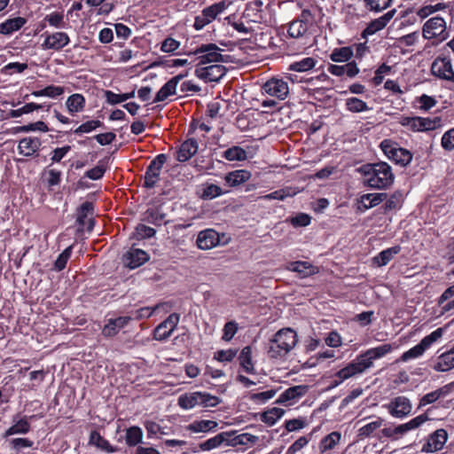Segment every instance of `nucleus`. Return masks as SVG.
<instances>
[{
	"label": "nucleus",
	"mask_w": 454,
	"mask_h": 454,
	"mask_svg": "<svg viewBox=\"0 0 454 454\" xmlns=\"http://www.w3.org/2000/svg\"><path fill=\"white\" fill-rule=\"evenodd\" d=\"M298 335L291 328H282L270 340L267 354L270 359H283L296 346Z\"/></svg>",
	"instance_id": "obj_1"
},
{
	"label": "nucleus",
	"mask_w": 454,
	"mask_h": 454,
	"mask_svg": "<svg viewBox=\"0 0 454 454\" xmlns=\"http://www.w3.org/2000/svg\"><path fill=\"white\" fill-rule=\"evenodd\" d=\"M380 147L389 160L401 167H406L412 160V154L409 150L400 147L392 140L384 139L380 144Z\"/></svg>",
	"instance_id": "obj_2"
},
{
	"label": "nucleus",
	"mask_w": 454,
	"mask_h": 454,
	"mask_svg": "<svg viewBox=\"0 0 454 454\" xmlns=\"http://www.w3.org/2000/svg\"><path fill=\"white\" fill-rule=\"evenodd\" d=\"M394 179L391 167L387 162L371 163V188H387Z\"/></svg>",
	"instance_id": "obj_3"
},
{
	"label": "nucleus",
	"mask_w": 454,
	"mask_h": 454,
	"mask_svg": "<svg viewBox=\"0 0 454 454\" xmlns=\"http://www.w3.org/2000/svg\"><path fill=\"white\" fill-rule=\"evenodd\" d=\"M222 50L215 43L201 44L193 51L185 53L188 56L199 55V65L208 63L226 62L225 57L221 54Z\"/></svg>",
	"instance_id": "obj_4"
},
{
	"label": "nucleus",
	"mask_w": 454,
	"mask_h": 454,
	"mask_svg": "<svg viewBox=\"0 0 454 454\" xmlns=\"http://www.w3.org/2000/svg\"><path fill=\"white\" fill-rule=\"evenodd\" d=\"M369 367V351L364 353L360 356H358L352 363L348 364L346 367L340 370L336 373V377L340 380L339 381L335 380L334 386H337L344 380H347L352 376H355L357 373L363 372L366 368Z\"/></svg>",
	"instance_id": "obj_5"
},
{
	"label": "nucleus",
	"mask_w": 454,
	"mask_h": 454,
	"mask_svg": "<svg viewBox=\"0 0 454 454\" xmlns=\"http://www.w3.org/2000/svg\"><path fill=\"white\" fill-rule=\"evenodd\" d=\"M167 161V155H157L149 164L144 176V187L152 189L160 179V170Z\"/></svg>",
	"instance_id": "obj_6"
},
{
	"label": "nucleus",
	"mask_w": 454,
	"mask_h": 454,
	"mask_svg": "<svg viewBox=\"0 0 454 454\" xmlns=\"http://www.w3.org/2000/svg\"><path fill=\"white\" fill-rule=\"evenodd\" d=\"M262 92L276 98L278 100H284L289 93L288 83L283 79L270 78L262 87Z\"/></svg>",
	"instance_id": "obj_7"
},
{
	"label": "nucleus",
	"mask_w": 454,
	"mask_h": 454,
	"mask_svg": "<svg viewBox=\"0 0 454 454\" xmlns=\"http://www.w3.org/2000/svg\"><path fill=\"white\" fill-rule=\"evenodd\" d=\"M386 407L394 418L403 419L411 412L412 405L409 398L403 395L393 398Z\"/></svg>",
	"instance_id": "obj_8"
},
{
	"label": "nucleus",
	"mask_w": 454,
	"mask_h": 454,
	"mask_svg": "<svg viewBox=\"0 0 454 454\" xmlns=\"http://www.w3.org/2000/svg\"><path fill=\"white\" fill-rule=\"evenodd\" d=\"M431 71L434 76L454 83V70L450 59L438 58L434 59Z\"/></svg>",
	"instance_id": "obj_9"
},
{
	"label": "nucleus",
	"mask_w": 454,
	"mask_h": 454,
	"mask_svg": "<svg viewBox=\"0 0 454 454\" xmlns=\"http://www.w3.org/2000/svg\"><path fill=\"white\" fill-rule=\"evenodd\" d=\"M179 318L177 313L170 314L153 330V338L160 341L167 340L176 328Z\"/></svg>",
	"instance_id": "obj_10"
},
{
	"label": "nucleus",
	"mask_w": 454,
	"mask_h": 454,
	"mask_svg": "<svg viewBox=\"0 0 454 454\" xmlns=\"http://www.w3.org/2000/svg\"><path fill=\"white\" fill-rule=\"evenodd\" d=\"M446 30L443 18L435 16L429 19L423 26V35L427 39L441 37Z\"/></svg>",
	"instance_id": "obj_11"
},
{
	"label": "nucleus",
	"mask_w": 454,
	"mask_h": 454,
	"mask_svg": "<svg viewBox=\"0 0 454 454\" xmlns=\"http://www.w3.org/2000/svg\"><path fill=\"white\" fill-rule=\"evenodd\" d=\"M448 440L446 430L441 428L431 434L427 442L422 446L421 451L425 453H433L443 448Z\"/></svg>",
	"instance_id": "obj_12"
},
{
	"label": "nucleus",
	"mask_w": 454,
	"mask_h": 454,
	"mask_svg": "<svg viewBox=\"0 0 454 454\" xmlns=\"http://www.w3.org/2000/svg\"><path fill=\"white\" fill-rule=\"evenodd\" d=\"M226 67L223 65L215 64L206 67H200L195 70V74L200 79L207 82H218L225 74Z\"/></svg>",
	"instance_id": "obj_13"
},
{
	"label": "nucleus",
	"mask_w": 454,
	"mask_h": 454,
	"mask_svg": "<svg viewBox=\"0 0 454 454\" xmlns=\"http://www.w3.org/2000/svg\"><path fill=\"white\" fill-rule=\"evenodd\" d=\"M123 263L129 269H136L149 260L146 252L139 248L131 247L123 254Z\"/></svg>",
	"instance_id": "obj_14"
},
{
	"label": "nucleus",
	"mask_w": 454,
	"mask_h": 454,
	"mask_svg": "<svg viewBox=\"0 0 454 454\" xmlns=\"http://www.w3.org/2000/svg\"><path fill=\"white\" fill-rule=\"evenodd\" d=\"M309 387L306 385H297L285 390L277 399L276 403L291 405L295 400L305 395Z\"/></svg>",
	"instance_id": "obj_15"
},
{
	"label": "nucleus",
	"mask_w": 454,
	"mask_h": 454,
	"mask_svg": "<svg viewBox=\"0 0 454 454\" xmlns=\"http://www.w3.org/2000/svg\"><path fill=\"white\" fill-rule=\"evenodd\" d=\"M94 212V205L90 201L83 202L77 208V218L76 223L79 224L80 229L82 230L87 224V231H91L94 227L95 220L93 218H90L86 221L88 215H93Z\"/></svg>",
	"instance_id": "obj_16"
},
{
	"label": "nucleus",
	"mask_w": 454,
	"mask_h": 454,
	"mask_svg": "<svg viewBox=\"0 0 454 454\" xmlns=\"http://www.w3.org/2000/svg\"><path fill=\"white\" fill-rule=\"evenodd\" d=\"M70 42L69 36L64 32H56L48 35L42 44L45 50L59 51L67 46Z\"/></svg>",
	"instance_id": "obj_17"
},
{
	"label": "nucleus",
	"mask_w": 454,
	"mask_h": 454,
	"mask_svg": "<svg viewBox=\"0 0 454 454\" xmlns=\"http://www.w3.org/2000/svg\"><path fill=\"white\" fill-rule=\"evenodd\" d=\"M220 242L219 234L211 229L199 233L196 243L200 249L207 250L215 247Z\"/></svg>",
	"instance_id": "obj_18"
},
{
	"label": "nucleus",
	"mask_w": 454,
	"mask_h": 454,
	"mask_svg": "<svg viewBox=\"0 0 454 454\" xmlns=\"http://www.w3.org/2000/svg\"><path fill=\"white\" fill-rule=\"evenodd\" d=\"M454 388V383L447 384L434 391L426 394L419 400V408L434 403L440 398L448 396Z\"/></svg>",
	"instance_id": "obj_19"
},
{
	"label": "nucleus",
	"mask_w": 454,
	"mask_h": 454,
	"mask_svg": "<svg viewBox=\"0 0 454 454\" xmlns=\"http://www.w3.org/2000/svg\"><path fill=\"white\" fill-rule=\"evenodd\" d=\"M286 270L298 273L301 278H306L318 272L317 267L305 261L289 262Z\"/></svg>",
	"instance_id": "obj_20"
},
{
	"label": "nucleus",
	"mask_w": 454,
	"mask_h": 454,
	"mask_svg": "<svg viewBox=\"0 0 454 454\" xmlns=\"http://www.w3.org/2000/svg\"><path fill=\"white\" fill-rule=\"evenodd\" d=\"M198 152V142L194 138L184 141L176 153V160L184 162L191 159Z\"/></svg>",
	"instance_id": "obj_21"
},
{
	"label": "nucleus",
	"mask_w": 454,
	"mask_h": 454,
	"mask_svg": "<svg viewBox=\"0 0 454 454\" xmlns=\"http://www.w3.org/2000/svg\"><path fill=\"white\" fill-rule=\"evenodd\" d=\"M41 145L42 142L37 137H24L19 142L18 150L20 154L29 157L39 150Z\"/></svg>",
	"instance_id": "obj_22"
},
{
	"label": "nucleus",
	"mask_w": 454,
	"mask_h": 454,
	"mask_svg": "<svg viewBox=\"0 0 454 454\" xmlns=\"http://www.w3.org/2000/svg\"><path fill=\"white\" fill-rule=\"evenodd\" d=\"M130 320H131L130 317H119L116 318H111L108 320V323L103 328L102 333L106 337L114 336Z\"/></svg>",
	"instance_id": "obj_23"
},
{
	"label": "nucleus",
	"mask_w": 454,
	"mask_h": 454,
	"mask_svg": "<svg viewBox=\"0 0 454 454\" xmlns=\"http://www.w3.org/2000/svg\"><path fill=\"white\" fill-rule=\"evenodd\" d=\"M328 72L336 76L347 74L348 77H354L358 74L359 69L357 68L356 62L351 61L341 66L330 65L328 67Z\"/></svg>",
	"instance_id": "obj_24"
},
{
	"label": "nucleus",
	"mask_w": 454,
	"mask_h": 454,
	"mask_svg": "<svg viewBox=\"0 0 454 454\" xmlns=\"http://www.w3.org/2000/svg\"><path fill=\"white\" fill-rule=\"evenodd\" d=\"M27 19L23 17L8 19L0 24V34L9 35L19 31L27 23Z\"/></svg>",
	"instance_id": "obj_25"
},
{
	"label": "nucleus",
	"mask_w": 454,
	"mask_h": 454,
	"mask_svg": "<svg viewBox=\"0 0 454 454\" xmlns=\"http://www.w3.org/2000/svg\"><path fill=\"white\" fill-rule=\"evenodd\" d=\"M429 419L428 416L427 414H420L410 421L397 426L394 429V433L395 434H404L409 431L414 430L418 427H419L422 424H424L426 421Z\"/></svg>",
	"instance_id": "obj_26"
},
{
	"label": "nucleus",
	"mask_w": 454,
	"mask_h": 454,
	"mask_svg": "<svg viewBox=\"0 0 454 454\" xmlns=\"http://www.w3.org/2000/svg\"><path fill=\"white\" fill-rule=\"evenodd\" d=\"M436 372H448L454 368V354L450 349L440 355L433 366Z\"/></svg>",
	"instance_id": "obj_27"
},
{
	"label": "nucleus",
	"mask_w": 454,
	"mask_h": 454,
	"mask_svg": "<svg viewBox=\"0 0 454 454\" xmlns=\"http://www.w3.org/2000/svg\"><path fill=\"white\" fill-rule=\"evenodd\" d=\"M218 427V423L214 420H195L189 424L187 429L192 433H207L215 432Z\"/></svg>",
	"instance_id": "obj_28"
},
{
	"label": "nucleus",
	"mask_w": 454,
	"mask_h": 454,
	"mask_svg": "<svg viewBox=\"0 0 454 454\" xmlns=\"http://www.w3.org/2000/svg\"><path fill=\"white\" fill-rule=\"evenodd\" d=\"M401 251L399 246H395L381 251L378 255L372 259V263L378 267L387 265L395 254Z\"/></svg>",
	"instance_id": "obj_29"
},
{
	"label": "nucleus",
	"mask_w": 454,
	"mask_h": 454,
	"mask_svg": "<svg viewBox=\"0 0 454 454\" xmlns=\"http://www.w3.org/2000/svg\"><path fill=\"white\" fill-rule=\"evenodd\" d=\"M229 5L230 3L225 0H222L208 7L204 8L201 12L206 17V20L211 23L219 14L223 12Z\"/></svg>",
	"instance_id": "obj_30"
},
{
	"label": "nucleus",
	"mask_w": 454,
	"mask_h": 454,
	"mask_svg": "<svg viewBox=\"0 0 454 454\" xmlns=\"http://www.w3.org/2000/svg\"><path fill=\"white\" fill-rule=\"evenodd\" d=\"M89 444L108 453H113L116 450L115 448L96 430L90 432Z\"/></svg>",
	"instance_id": "obj_31"
},
{
	"label": "nucleus",
	"mask_w": 454,
	"mask_h": 454,
	"mask_svg": "<svg viewBox=\"0 0 454 454\" xmlns=\"http://www.w3.org/2000/svg\"><path fill=\"white\" fill-rule=\"evenodd\" d=\"M250 177L251 173L249 171L246 169H238L228 173L224 179L230 186H237L249 180Z\"/></svg>",
	"instance_id": "obj_32"
},
{
	"label": "nucleus",
	"mask_w": 454,
	"mask_h": 454,
	"mask_svg": "<svg viewBox=\"0 0 454 454\" xmlns=\"http://www.w3.org/2000/svg\"><path fill=\"white\" fill-rule=\"evenodd\" d=\"M200 392H192L181 395L178 397V405L184 410H190L200 405Z\"/></svg>",
	"instance_id": "obj_33"
},
{
	"label": "nucleus",
	"mask_w": 454,
	"mask_h": 454,
	"mask_svg": "<svg viewBox=\"0 0 454 454\" xmlns=\"http://www.w3.org/2000/svg\"><path fill=\"white\" fill-rule=\"evenodd\" d=\"M30 429L31 426L27 420V418L24 416L5 431L4 436L8 437L10 435L18 434H25L28 433Z\"/></svg>",
	"instance_id": "obj_34"
},
{
	"label": "nucleus",
	"mask_w": 454,
	"mask_h": 454,
	"mask_svg": "<svg viewBox=\"0 0 454 454\" xmlns=\"http://www.w3.org/2000/svg\"><path fill=\"white\" fill-rule=\"evenodd\" d=\"M66 105L68 112L73 114L83 110L85 98L82 94L75 93L67 98Z\"/></svg>",
	"instance_id": "obj_35"
},
{
	"label": "nucleus",
	"mask_w": 454,
	"mask_h": 454,
	"mask_svg": "<svg viewBox=\"0 0 454 454\" xmlns=\"http://www.w3.org/2000/svg\"><path fill=\"white\" fill-rule=\"evenodd\" d=\"M239 364L244 371L247 373H254V368L252 363V349L247 346L243 348L239 356Z\"/></svg>",
	"instance_id": "obj_36"
},
{
	"label": "nucleus",
	"mask_w": 454,
	"mask_h": 454,
	"mask_svg": "<svg viewBox=\"0 0 454 454\" xmlns=\"http://www.w3.org/2000/svg\"><path fill=\"white\" fill-rule=\"evenodd\" d=\"M396 12L395 9H392L373 20H371V34H373L379 30L384 28L387 23L393 19Z\"/></svg>",
	"instance_id": "obj_37"
},
{
	"label": "nucleus",
	"mask_w": 454,
	"mask_h": 454,
	"mask_svg": "<svg viewBox=\"0 0 454 454\" xmlns=\"http://www.w3.org/2000/svg\"><path fill=\"white\" fill-rule=\"evenodd\" d=\"M353 56V47L347 46L334 49L330 55V59L334 62H345L349 60Z\"/></svg>",
	"instance_id": "obj_38"
},
{
	"label": "nucleus",
	"mask_w": 454,
	"mask_h": 454,
	"mask_svg": "<svg viewBox=\"0 0 454 454\" xmlns=\"http://www.w3.org/2000/svg\"><path fill=\"white\" fill-rule=\"evenodd\" d=\"M317 60L314 58L307 57L299 61H294L289 66V70L294 72H307L315 67Z\"/></svg>",
	"instance_id": "obj_39"
},
{
	"label": "nucleus",
	"mask_w": 454,
	"mask_h": 454,
	"mask_svg": "<svg viewBox=\"0 0 454 454\" xmlns=\"http://www.w3.org/2000/svg\"><path fill=\"white\" fill-rule=\"evenodd\" d=\"M285 413V411L280 408H271L261 414V419L263 423L268 426H273L278 419H280Z\"/></svg>",
	"instance_id": "obj_40"
},
{
	"label": "nucleus",
	"mask_w": 454,
	"mask_h": 454,
	"mask_svg": "<svg viewBox=\"0 0 454 454\" xmlns=\"http://www.w3.org/2000/svg\"><path fill=\"white\" fill-rule=\"evenodd\" d=\"M340 440V434L339 432H332L321 440L319 443L320 451L323 453L326 450H333Z\"/></svg>",
	"instance_id": "obj_41"
},
{
	"label": "nucleus",
	"mask_w": 454,
	"mask_h": 454,
	"mask_svg": "<svg viewBox=\"0 0 454 454\" xmlns=\"http://www.w3.org/2000/svg\"><path fill=\"white\" fill-rule=\"evenodd\" d=\"M143 432L138 427H131L126 430L125 441L129 446H136L142 442Z\"/></svg>",
	"instance_id": "obj_42"
},
{
	"label": "nucleus",
	"mask_w": 454,
	"mask_h": 454,
	"mask_svg": "<svg viewBox=\"0 0 454 454\" xmlns=\"http://www.w3.org/2000/svg\"><path fill=\"white\" fill-rule=\"evenodd\" d=\"M176 85L171 81H168L156 93L153 102H161L169 96L176 94Z\"/></svg>",
	"instance_id": "obj_43"
},
{
	"label": "nucleus",
	"mask_w": 454,
	"mask_h": 454,
	"mask_svg": "<svg viewBox=\"0 0 454 454\" xmlns=\"http://www.w3.org/2000/svg\"><path fill=\"white\" fill-rule=\"evenodd\" d=\"M223 157L230 161H241L247 159V153L240 146H232L223 152Z\"/></svg>",
	"instance_id": "obj_44"
},
{
	"label": "nucleus",
	"mask_w": 454,
	"mask_h": 454,
	"mask_svg": "<svg viewBox=\"0 0 454 454\" xmlns=\"http://www.w3.org/2000/svg\"><path fill=\"white\" fill-rule=\"evenodd\" d=\"M145 220L148 222L149 223H152L156 226L161 225V223L165 222V216L166 214L162 213L160 209L154 208V209H147L145 213Z\"/></svg>",
	"instance_id": "obj_45"
},
{
	"label": "nucleus",
	"mask_w": 454,
	"mask_h": 454,
	"mask_svg": "<svg viewBox=\"0 0 454 454\" xmlns=\"http://www.w3.org/2000/svg\"><path fill=\"white\" fill-rule=\"evenodd\" d=\"M444 333V328L439 327L433 331L430 334L425 336L419 342L422 348L425 349H428L434 342L439 340Z\"/></svg>",
	"instance_id": "obj_46"
},
{
	"label": "nucleus",
	"mask_w": 454,
	"mask_h": 454,
	"mask_svg": "<svg viewBox=\"0 0 454 454\" xmlns=\"http://www.w3.org/2000/svg\"><path fill=\"white\" fill-rule=\"evenodd\" d=\"M135 96V90H132L129 93H123V94H116L111 90H106L105 91V97L107 101V103L111 105H116L121 102H124L129 98H134Z\"/></svg>",
	"instance_id": "obj_47"
},
{
	"label": "nucleus",
	"mask_w": 454,
	"mask_h": 454,
	"mask_svg": "<svg viewBox=\"0 0 454 454\" xmlns=\"http://www.w3.org/2000/svg\"><path fill=\"white\" fill-rule=\"evenodd\" d=\"M308 31V27L301 21L293 20L288 27L287 33L292 38H300L303 36Z\"/></svg>",
	"instance_id": "obj_48"
},
{
	"label": "nucleus",
	"mask_w": 454,
	"mask_h": 454,
	"mask_svg": "<svg viewBox=\"0 0 454 454\" xmlns=\"http://www.w3.org/2000/svg\"><path fill=\"white\" fill-rule=\"evenodd\" d=\"M104 124L99 120H90L81 124L77 129L74 130L75 135H82L83 133H90L98 128L103 127Z\"/></svg>",
	"instance_id": "obj_49"
},
{
	"label": "nucleus",
	"mask_w": 454,
	"mask_h": 454,
	"mask_svg": "<svg viewBox=\"0 0 454 454\" xmlns=\"http://www.w3.org/2000/svg\"><path fill=\"white\" fill-rule=\"evenodd\" d=\"M223 193L222 188L214 184H206L201 198L203 200H212Z\"/></svg>",
	"instance_id": "obj_50"
},
{
	"label": "nucleus",
	"mask_w": 454,
	"mask_h": 454,
	"mask_svg": "<svg viewBox=\"0 0 454 454\" xmlns=\"http://www.w3.org/2000/svg\"><path fill=\"white\" fill-rule=\"evenodd\" d=\"M221 403V399L207 392H200V405L204 408L215 407Z\"/></svg>",
	"instance_id": "obj_51"
},
{
	"label": "nucleus",
	"mask_w": 454,
	"mask_h": 454,
	"mask_svg": "<svg viewBox=\"0 0 454 454\" xmlns=\"http://www.w3.org/2000/svg\"><path fill=\"white\" fill-rule=\"evenodd\" d=\"M400 123L406 127L407 129L415 131V132H422L421 130V123H420V117L414 116V117H409L405 116L401 119Z\"/></svg>",
	"instance_id": "obj_52"
},
{
	"label": "nucleus",
	"mask_w": 454,
	"mask_h": 454,
	"mask_svg": "<svg viewBox=\"0 0 454 454\" xmlns=\"http://www.w3.org/2000/svg\"><path fill=\"white\" fill-rule=\"evenodd\" d=\"M447 8V4L443 3H439L434 5H427L423 6L417 12V15L422 19H425L428 17L429 15L438 12L442 11Z\"/></svg>",
	"instance_id": "obj_53"
},
{
	"label": "nucleus",
	"mask_w": 454,
	"mask_h": 454,
	"mask_svg": "<svg viewBox=\"0 0 454 454\" xmlns=\"http://www.w3.org/2000/svg\"><path fill=\"white\" fill-rule=\"evenodd\" d=\"M420 123H421V130L428 131V130H434L437 128H440L442 125V119L440 117H434V118H424L420 117Z\"/></svg>",
	"instance_id": "obj_54"
},
{
	"label": "nucleus",
	"mask_w": 454,
	"mask_h": 454,
	"mask_svg": "<svg viewBox=\"0 0 454 454\" xmlns=\"http://www.w3.org/2000/svg\"><path fill=\"white\" fill-rule=\"evenodd\" d=\"M73 247H67L57 258L54 263V269L60 271L65 269L68 259L71 256Z\"/></svg>",
	"instance_id": "obj_55"
},
{
	"label": "nucleus",
	"mask_w": 454,
	"mask_h": 454,
	"mask_svg": "<svg viewBox=\"0 0 454 454\" xmlns=\"http://www.w3.org/2000/svg\"><path fill=\"white\" fill-rule=\"evenodd\" d=\"M155 233L156 231L153 228L140 223L136 227L134 235L137 239H143L151 238L154 236Z\"/></svg>",
	"instance_id": "obj_56"
},
{
	"label": "nucleus",
	"mask_w": 454,
	"mask_h": 454,
	"mask_svg": "<svg viewBox=\"0 0 454 454\" xmlns=\"http://www.w3.org/2000/svg\"><path fill=\"white\" fill-rule=\"evenodd\" d=\"M223 436L216 434L215 436L200 442L199 444V448L201 450H211L221 446L223 444Z\"/></svg>",
	"instance_id": "obj_57"
},
{
	"label": "nucleus",
	"mask_w": 454,
	"mask_h": 454,
	"mask_svg": "<svg viewBox=\"0 0 454 454\" xmlns=\"http://www.w3.org/2000/svg\"><path fill=\"white\" fill-rule=\"evenodd\" d=\"M425 352V349L422 348V346L419 343L416 346L412 347L409 350L405 351L402 355V360L403 362H407L411 359L418 358L421 356Z\"/></svg>",
	"instance_id": "obj_58"
},
{
	"label": "nucleus",
	"mask_w": 454,
	"mask_h": 454,
	"mask_svg": "<svg viewBox=\"0 0 454 454\" xmlns=\"http://www.w3.org/2000/svg\"><path fill=\"white\" fill-rule=\"evenodd\" d=\"M441 145L446 151L454 150V128L447 130L442 137Z\"/></svg>",
	"instance_id": "obj_59"
},
{
	"label": "nucleus",
	"mask_w": 454,
	"mask_h": 454,
	"mask_svg": "<svg viewBox=\"0 0 454 454\" xmlns=\"http://www.w3.org/2000/svg\"><path fill=\"white\" fill-rule=\"evenodd\" d=\"M44 20L48 21L49 24L57 28H63L65 27L64 16L59 12H52L44 18Z\"/></svg>",
	"instance_id": "obj_60"
},
{
	"label": "nucleus",
	"mask_w": 454,
	"mask_h": 454,
	"mask_svg": "<svg viewBox=\"0 0 454 454\" xmlns=\"http://www.w3.org/2000/svg\"><path fill=\"white\" fill-rule=\"evenodd\" d=\"M306 427V419L303 418L293 419L285 422V428L288 432L302 429Z\"/></svg>",
	"instance_id": "obj_61"
},
{
	"label": "nucleus",
	"mask_w": 454,
	"mask_h": 454,
	"mask_svg": "<svg viewBox=\"0 0 454 454\" xmlns=\"http://www.w3.org/2000/svg\"><path fill=\"white\" fill-rule=\"evenodd\" d=\"M392 350V346L388 343L380 344L371 348V359L380 358Z\"/></svg>",
	"instance_id": "obj_62"
},
{
	"label": "nucleus",
	"mask_w": 454,
	"mask_h": 454,
	"mask_svg": "<svg viewBox=\"0 0 454 454\" xmlns=\"http://www.w3.org/2000/svg\"><path fill=\"white\" fill-rule=\"evenodd\" d=\"M348 109L351 112L358 113L367 109L366 103L356 98H351L347 100Z\"/></svg>",
	"instance_id": "obj_63"
},
{
	"label": "nucleus",
	"mask_w": 454,
	"mask_h": 454,
	"mask_svg": "<svg viewBox=\"0 0 454 454\" xmlns=\"http://www.w3.org/2000/svg\"><path fill=\"white\" fill-rule=\"evenodd\" d=\"M310 438L311 434H309V438L307 436H301L288 448L286 454H295L297 451H299L305 445L308 444Z\"/></svg>",
	"instance_id": "obj_64"
}]
</instances>
